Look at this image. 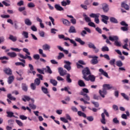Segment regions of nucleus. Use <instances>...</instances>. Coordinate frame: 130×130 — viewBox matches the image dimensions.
Here are the masks:
<instances>
[{"instance_id": "41", "label": "nucleus", "mask_w": 130, "mask_h": 130, "mask_svg": "<svg viewBox=\"0 0 130 130\" xmlns=\"http://www.w3.org/2000/svg\"><path fill=\"white\" fill-rule=\"evenodd\" d=\"M35 84L36 86H39L40 85V79L37 78L35 80Z\"/></svg>"}, {"instance_id": "10", "label": "nucleus", "mask_w": 130, "mask_h": 130, "mask_svg": "<svg viewBox=\"0 0 130 130\" xmlns=\"http://www.w3.org/2000/svg\"><path fill=\"white\" fill-rule=\"evenodd\" d=\"M60 21L62 22L63 25H64L65 26H67L68 27L71 26V22H70L69 20L64 18H62L60 19Z\"/></svg>"}, {"instance_id": "38", "label": "nucleus", "mask_w": 130, "mask_h": 130, "mask_svg": "<svg viewBox=\"0 0 130 130\" xmlns=\"http://www.w3.org/2000/svg\"><path fill=\"white\" fill-rule=\"evenodd\" d=\"M110 22H111L112 23H117L118 22L117 21V19H116V18H114V17H110Z\"/></svg>"}, {"instance_id": "39", "label": "nucleus", "mask_w": 130, "mask_h": 130, "mask_svg": "<svg viewBox=\"0 0 130 130\" xmlns=\"http://www.w3.org/2000/svg\"><path fill=\"white\" fill-rule=\"evenodd\" d=\"M83 16L84 17V19L86 21V22H91V18L90 17L87 16V15L84 14Z\"/></svg>"}, {"instance_id": "40", "label": "nucleus", "mask_w": 130, "mask_h": 130, "mask_svg": "<svg viewBox=\"0 0 130 130\" xmlns=\"http://www.w3.org/2000/svg\"><path fill=\"white\" fill-rule=\"evenodd\" d=\"M67 81L68 83H72V79H71V75L67 74Z\"/></svg>"}, {"instance_id": "57", "label": "nucleus", "mask_w": 130, "mask_h": 130, "mask_svg": "<svg viewBox=\"0 0 130 130\" xmlns=\"http://www.w3.org/2000/svg\"><path fill=\"white\" fill-rule=\"evenodd\" d=\"M17 6H18V7H21V6H24V1H20V2L17 3Z\"/></svg>"}, {"instance_id": "25", "label": "nucleus", "mask_w": 130, "mask_h": 130, "mask_svg": "<svg viewBox=\"0 0 130 130\" xmlns=\"http://www.w3.org/2000/svg\"><path fill=\"white\" fill-rule=\"evenodd\" d=\"M43 70L46 71V73H48V74H52V71L49 66H46V68H43Z\"/></svg>"}, {"instance_id": "42", "label": "nucleus", "mask_w": 130, "mask_h": 130, "mask_svg": "<svg viewBox=\"0 0 130 130\" xmlns=\"http://www.w3.org/2000/svg\"><path fill=\"white\" fill-rule=\"evenodd\" d=\"M116 62V66L117 67H119V68H120V67H122L123 64L122 63V62L120 60L117 61Z\"/></svg>"}, {"instance_id": "11", "label": "nucleus", "mask_w": 130, "mask_h": 130, "mask_svg": "<svg viewBox=\"0 0 130 130\" xmlns=\"http://www.w3.org/2000/svg\"><path fill=\"white\" fill-rule=\"evenodd\" d=\"M58 72L60 76H61L62 77H63L64 75H67V71L66 70H63V69L61 67L58 68Z\"/></svg>"}, {"instance_id": "19", "label": "nucleus", "mask_w": 130, "mask_h": 130, "mask_svg": "<svg viewBox=\"0 0 130 130\" xmlns=\"http://www.w3.org/2000/svg\"><path fill=\"white\" fill-rule=\"evenodd\" d=\"M101 116L102 119H101V122H102L103 124H106V120L105 119V115H104V113H102Z\"/></svg>"}, {"instance_id": "47", "label": "nucleus", "mask_w": 130, "mask_h": 130, "mask_svg": "<svg viewBox=\"0 0 130 130\" xmlns=\"http://www.w3.org/2000/svg\"><path fill=\"white\" fill-rule=\"evenodd\" d=\"M102 50L104 52L109 51V48L107 46H104L102 48Z\"/></svg>"}, {"instance_id": "6", "label": "nucleus", "mask_w": 130, "mask_h": 130, "mask_svg": "<svg viewBox=\"0 0 130 130\" xmlns=\"http://www.w3.org/2000/svg\"><path fill=\"white\" fill-rule=\"evenodd\" d=\"M41 89L42 92H44V94H46V95H47V96H48L49 98H50L51 97L50 96V94H49V91H48V89L47 88L42 86L41 87Z\"/></svg>"}, {"instance_id": "35", "label": "nucleus", "mask_w": 130, "mask_h": 130, "mask_svg": "<svg viewBox=\"0 0 130 130\" xmlns=\"http://www.w3.org/2000/svg\"><path fill=\"white\" fill-rule=\"evenodd\" d=\"M6 113L8 117L12 118L15 116H14V113L13 112H7Z\"/></svg>"}, {"instance_id": "12", "label": "nucleus", "mask_w": 130, "mask_h": 130, "mask_svg": "<svg viewBox=\"0 0 130 130\" xmlns=\"http://www.w3.org/2000/svg\"><path fill=\"white\" fill-rule=\"evenodd\" d=\"M89 57H91V58H93L91 60V63L92 64H96L98 63V60L97 58H98V57L96 56H90Z\"/></svg>"}, {"instance_id": "37", "label": "nucleus", "mask_w": 130, "mask_h": 130, "mask_svg": "<svg viewBox=\"0 0 130 130\" xmlns=\"http://www.w3.org/2000/svg\"><path fill=\"white\" fill-rule=\"evenodd\" d=\"M88 45L89 48H92V49H96V47L95 46L94 44L90 42L88 43Z\"/></svg>"}, {"instance_id": "64", "label": "nucleus", "mask_w": 130, "mask_h": 130, "mask_svg": "<svg viewBox=\"0 0 130 130\" xmlns=\"http://www.w3.org/2000/svg\"><path fill=\"white\" fill-rule=\"evenodd\" d=\"M93 105H94V106L96 108L99 107V103L98 102H91Z\"/></svg>"}, {"instance_id": "56", "label": "nucleus", "mask_w": 130, "mask_h": 130, "mask_svg": "<svg viewBox=\"0 0 130 130\" xmlns=\"http://www.w3.org/2000/svg\"><path fill=\"white\" fill-rule=\"evenodd\" d=\"M30 29L31 30H32V31H34V32H36V31H37V28L36 27V26H35V25L31 26Z\"/></svg>"}, {"instance_id": "1", "label": "nucleus", "mask_w": 130, "mask_h": 130, "mask_svg": "<svg viewBox=\"0 0 130 130\" xmlns=\"http://www.w3.org/2000/svg\"><path fill=\"white\" fill-rule=\"evenodd\" d=\"M22 50L24 52H25L26 54H25V56H24V55L22 54H19L18 55L19 56L23 59H27V58H28V60H32V57L30 56H29L31 54L30 52H29V50L24 48L22 49Z\"/></svg>"}, {"instance_id": "62", "label": "nucleus", "mask_w": 130, "mask_h": 130, "mask_svg": "<svg viewBox=\"0 0 130 130\" xmlns=\"http://www.w3.org/2000/svg\"><path fill=\"white\" fill-rule=\"evenodd\" d=\"M25 10H26V8L25 7H19L18 8V11L19 12H24V11H25Z\"/></svg>"}, {"instance_id": "44", "label": "nucleus", "mask_w": 130, "mask_h": 130, "mask_svg": "<svg viewBox=\"0 0 130 130\" xmlns=\"http://www.w3.org/2000/svg\"><path fill=\"white\" fill-rule=\"evenodd\" d=\"M28 8H35V4L34 3L30 2L27 4Z\"/></svg>"}, {"instance_id": "45", "label": "nucleus", "mask_w": 130, "mask_h": 130, "mask_svg": "<svg viewBox=\"0 0 130 130\" xmlns=\"http://www.w3.org/2000/svg\"><path fill=\"white\" fill-rule=\"evenodd\" d=\"M20 119H21L22 120H26L27 119V116L24 115H20L19 116Z\"/></svg>"}, {"instance_id": "59", "label": "nucleus", "mask_w": 130, "mask_h": 130, "mask_svg": "<svg viewBox=\"0 0 130 130\" xmlns=\"http://www.w3.org/2000/svg\"><path fill=\"white\" fill-rule=\"evenodd\" d=\"M121 95L126 100H128V96L126 95L124 93H121Z\"/></svg>"}, {"instance_id": "51", "label": "nucleus", "mask_w": 130, "mask_h": 130, "mask_svg": "<svg viewBox=\"0 0 130 130\" xmlns=\"http://www.w3.org/2000/svg\"><path fill=\"white\" fill-rule=\"evenodd\" d=\"M33 57L36 60H38V59H39V58H40V56L39 55V54H37L34 55Z\"/></svg>"}, {"instance_id": "28", "label": "nucleus", "mask_w": 130, "mask_h": 130, "mask_svg": "<svg viewBox=\"0 0 130 130\" xmlns=\"http://www.w3.org/2000/svg\"><path fill=\"white\" fill-rule=\"evenodd\" d=\"M75 40L77 42H79V43H80V44H81V45H84V44H85V42L83 41L82 40V39H81V38H76L75 39Z\"/></svg>"}, {"instance_id": "33", "label": "nucleus", "mask_w": 130, "mask_h": 130, "mask_svg": "<svg viewBox=\"0 0 130 130\" xmlns=\"http://www.w3.org/2000/svg\"><path fill=\"white\" fill-rule=\"evenodd\" d=\"M78 85L80 87H85L86 86V85L85 84V82H84L82 80H80L78 81Z\"/></svg>"}, {"instance_id": "18", "label": "nucleus", "mask_w": 130, "mask_h": 130, "mask_svg": "<svg viewBox=\"0 0 130 130\" xmlns=\"http://www.w3.org/2000/svg\"><path fill=\"white\" fill-rule=\"evenodd\" d=\"M42 48L43 50H50V46L47 44H45L44 45H43Z\"/></svg>"}, {"instance_id": "20", "label": "nucleus", "mask_w": 130, "mask_h": 130, "mask_svg": "<svg viewBox=\"0 0 130 130\" xmlns=\"http://www.w3.org/2000/svg\"><path fill=\"white\" fill-rule=\"evenodd\" d=\"M54 8L57 11H63V8H62L60 5L58 4H56L54 5Z\"/></svg>"}, {"instance_id": "21", "label": "nucleus", "mask_w": 130, "mask_h": 130, "mask_svg": "<svg viewBox=\"0 0 130 130\" xmlns=\"http://www.w3.org/2000/svg\"><path fill=\"white\" fill-rule=\"evenodd\" d=\"M69 33H77V30H76V28H75V26H70L69 30Z\"/></svg>"}, {"instance_id": "34", "label": "nucleus", "mask_w": 130, "mask_h": 130, "mask_svg": "<svg viewBox=\"0 0 130 130\" xmlns=\"http://www.w3.org/2000/svg\"><path fill=\"white\" fill-rule=\"evenodd\" d=\"M22 89L25 92H27V91H28V86L25 84L23 83L22 85Z\"/></svg>"}, {"instance_id": "29", "label": "nucleus", "mask_w": 130, "mask_h": 130, "mask_svg": "<svg viewBox=\"0 0 130 130\" xmlns=\"http://www.w3.org/2000/svg\"><path fill=\"white\" fill-rule=\"evenodd\" d=\"M121 7L122 8H124V9H125V10L127 11L129 10V6H128V5H127V4H125V3H122Z\"/></svg>"}, {"instance_id": "26", "label": "nucleus", "mask_w": 130, "mask_h": 130, "mask_svg": "<svg viewBox=\"0 0 130 130\" xmlns=\"http://www.w3.org/2000/svg\"><path fill=\"white\" fill-rule=\"evenodd\" d=\"M7 54L8 56H10V57H12V58L16 57V56H17V53L14 52H8Z\"/></svg>"}, {"instance_id": "8", "label": "nucleus", "mask_w": 130, "mask_h": 130, "mask_svg": "<svg viewBox=\"0 0 130 130\" xmlns=\"http://www.w3.org/2000/svg\"><path fill=\"white\" fill-rule=\"evenodd\" d=\"M101 17L102 18V21L103 22V23L107 25V21L109 20V17L104 15H102Z\"/></svg>"}, {"instance_id": "3", "label": "nucleus", "mask_w": 130, "mask_h": 130, "mask_svg": "<svg viewBox=\"0 0 130 130\" xmlns=\"http://www.w3.org/2000/svg\"><path fill=\"white\" fill-rule=\"evenodd\" d=\"M89 17H90V18H94V22L95 23H96V24H99L100 23V20H99V17H100V14L91 13L89 15Z\"/></svg>"}, {"instance_id": "14", "label": "nucleus", "mask_w": 130, "mask_h": 130, "mask_svg": "<svg viewBox=\"0 0 130 130\" xmlns=\"http://www.w3.org/2000/svg\"><path fill=\"white\" fill-rule=\"evenodd\" d=\"M71 4V1L70 0H66L63 1L61 2V5L62 7H66V6H69V5Z\"/></svg>"}, {"instance_id": "4", "label": "nucleus", "mask_w": 130, "mask_h": 130, "mask_svg": "<svg viewBox=\"0 0 130 130\" xmlns=\"http://www.w3.org/2000/svg\"><path fill=\"white\" fill-rule=\"evenodd\" d=\"M64 63H66L64 66V69H66L67 71H71V65L72 64V63L69 61L64 60Z\"/></svg>"}, {"instance_id": "15", "label": "nucleus", "mask_w": 130, "mask_h": 130, "mask_svg": "<svg viewBox=\"0 0 130 130\" xmlns=\"http://www.w3.org/2000/svg\"><path fill=\"white\" fill-rule=\"evenodd\" d=\"M103 10L105 13H107L109 10L108 8V5L106 4H103L102 5Z\"/></svg>"}, {"instance_id": "58", "label": "nucleus", "mask_w": 130, "mask_h": 130, "mask_svg": "<svg viewBox=\"0 0 130 130\" xmlns=\"http://www.w3.org/2000/svg\"><path fill=\"white\" fill-rule=\"evenodd\" d=\"M57 31L58 30L55 28L51 29V33H52V34H56V32H57Z\"/></svg>"}, {"instance_id": "31", "label": "nucleus", "mask_w": 130, "mask_h": 130, "mask_svg": "<svg viewBox=\"0 0 130 130\" xmlns=\"http://www.w3.org/2000/svg\"><path fill=\"white\" fill-rule=\"evenodd\" d=\"M78 114L79 116H82V117H84V118H86L87 117V116L86 115V114L82 112V111H78Z\"/></svg>"}, {"instance_id": "46", "label": "nucleus", "mask_w": 130, "mask_h": 130, "mask_svg": "<svg viewBox=\"0 0 130 130\" xmlns=\"http://www.w3.org/2000/svg\"><path fill=\"white\" fill-rule=\"evenodd\" d=\"M30 89H31V90H36V85L33 83H31L30 84Z\"/></svg>"}, {"instance_id": "48", "label": "nucleus", "mask_w": 130, "mask_h": 130, "mask_svg": "<svg viewBox=\"0 0 130 130\" xmlns=\"http://www.w3.org/2000/svg\"><path fill=\"white\" fill-rule=\"evenodd\" d=\"M114 45L118 47L121 46V43L118 40L115 41Z\"/></svg>"}, {"instance_id": "24", "label": "nucleus", "mask_w": 130, "mask_h": 130, "mask_svg": "<svg viewBox=\"0 0 130 130\" xmlns=\"http://www.w3.org/2000/svg\"><path fill=\"white\" fill-rule=\"evenodd\" d=\"M4 71V73L7 74V75H12V70L10 68H5Z\"/></svg>"}, {"instance_id": "5", "label": "nucleus", "mask_w": 130, "mask_h": 130, "mask_svg": "<svg viewBox=\"0 0 130 130\" xmlns=\"http://www.w3.org/2000/svg\"><path fill=\"white\" fill-rule=\"evenodd\" d=\"M83 79L85 80V81H91V82H94L95 81V76L94 75H89L87 77H83Z\"/></svg>"}, {"instance_id": "43", "label": "nucleus", "mask_w": 130, "mask_h": 130, "mask_svg": "<svg viewBox=\"0 0 130 130\" xmlns=\"http://www.w3.org/2000/svg\"><path fill=\"white\" fill-rule=\"evenodd\" d=\"M62 57H64V54L62 53H59V55L57 57V59H61Z\"/></svg>"}, {"instance_id": "50", "label": "nucleus", "mask_w": 130, "mask_h": 130, "mask_svg": "<svg viewBox=\"0 0 130 130\" xmlns=\"http://www.w3.org/2000/svg\"><path fill=\"white\" fill-rule=\"evenodd\" d=\"M15 121L19 126H23V123L21 121L19 120H16Z\"/></svg>"}, {"instance_id": "27", "label": "nucleus", "mask_w": 130, "mask_h": 130, "mask_svg": "<svg viewBox=\"0 0 130 130\" xmlns=\"http://www.w3.org/2000/svg\"><path fill=\"white\" fill-rule=\"evenodd\" d=\"M15 79V77L14 76H10L8 78V84H11L14 82V80Z\"/></svg>"}, {"instance_id": "17", "label": "nucleus", "mask_w": 130, "mask_h": 130, "mask_svg": "<svg viewBox=\"0 0 130 130\" xmlns=\"http://www.w3.org/2000/svg\"><path fill=\"white\" fill-rule=\"evenodd\" d=\"M109 39L110 41H116L118 40V37L117 36H111L109 37Z\"/></svg>"}, {"instance_id": "9", "label": "nucleus", "mask_w": 130, "mask_h": 130, "mask_svg": "<svg viewBox=\"0 0 130 130\" xmlns=\"http://www.w3.org/2000/svg\"><path fill=\"white\" fill-rule=\"evenodd\" d=\"M82 74L83 75V77H87L88 75H90V70L89 68H86L82 71Z\"/></svg>"}, {"instance_id": "53", "label": "nucleus", "mask_w": 130, "mask_h": 130, "mask_svg": "<svg viewBox=\"0 0 130 130\" xmlns=\"http://www.w3.org/2000/svg\"><path fill=\"white\" fill-rule=\"evenodd\" d=\"M88 26H90V27H93V28H96V25H95V23L91 21L88 23Z\"/></svg>"}, {"instance_id": "23", "label": "nucleus", "mask_w": 130, "mask_h": 130, "mask_svg": "<svg viewBox=\"0 0 130 130\" xmlns=\"http://www.w3.org/2000/svg\"><path fill=\"white\" fill-rule=\"evenodd\" d=\"M99 72L100 73H101L102 75H103V76H104L106 78H108V74L107 73V72H105V71L103 70V69H99Z\"/></svg>"}, {"instance_id": "36", "label": "nucleus", "mask_w": 130, "mask_h": 130, "mask_svg": "<svg viewBox=\"0 0 130 130\" xmlns=\"http://www.w3.org/2000/svg\"><path fill=\"white\" fill-rule=\"evenodd\" d=\"M8 98L10 99V100H13V101H16V98L12 96V94L11 93H9L7 95Z\"/></svg>"}, {"instance_id": "49", "label": "nucleus", "mask_w": 130, "mask_h": 130, "mask_svg": "<svg viewBox=\"0 0 130 130\" xmlns=\"http://www.w3.org/2000/svg\"><path fill=\"white\" fill-rule=\"evenodd\" d=\"M60 119L61 121L64 122L65 123H68V122H69V121L64 117H60Z\"/></svg>"}, {"instance_id": "30", "label": "nucleus", "mask_w": 130, "mask_h": 130, "mask_svg": "<svg viewBox=\"0 0 130 130\" xmlns=\"http://www.w3.org/2000/svg\"><path fill=\"white\" fill-rule=\"evenodd\" d=\"M50 82L51 84H52V85H53V86H57V81L55 79H50Z\"/></svg>"}, {"instance_id": "22", "label": "nucleus", "mask_w": 130, "mask_h": 130, "mask_svg": "<svg viewBox=\"0 0 130 130\" xmlns=\"http://www.w3.org/2000/svg\"><path fill=\"white\" fill-rule=\"evenodd\" d=\"M24 23L25 25H27V26H31L32 25V22L29 18H26L24 20Z\"/></svg>"}, {"instance_id": "63", "label": "nucleus", "mask_w": 130, "mask_h": 130, "mask_svg": "<svg viewBox=\"0 0 130 130\" xmlns=\"http://www.w3.org/2000/svg\"><path fill=\"white\" fill-rule=\"evenodd\" d=\"M121 30H122V31H127V30H128V28L127 27V26L121 27Z\"/></svg>"}, {"instance_id": "2", "label": "nucleus", "mask_w": 130, "mask_h": 130, "mask_svg": "<svg viewBox=\"0 0 130 130\" xmlns=\"http://www.w3.org/2000/svg\"><path fill=\"white\" fill-rule=\"evenodd\" d=\"M81 95H83V96H84V99H80V101H82L83 102H84V104H90V103L89 102H87L90 101V97L88 95V94L84 93L83 92H81Z\"/></svg>"}, {"instance_id": "7", "label": "nucleus", "mask_w": 130, "mask_h": 130, "mask_svg": "<svg viewBox=\"0 0 130 130\" xmlns=\"http://www.w3.org/2000/svg\"><path fill=\"white\" fill-rule=\"evenodd\" d=\"M22 100L24 102H26V101H30V100L31 101V102L32 103H34V99H31V98H30V96H27V95H23L22 96Z\"/></svg>"}, {"instance_id": "52", "label": "nucleus", "mask_w": 130, "mask_h": 130, "mask_svg": "<svg viewBox=\"0 0 130 130\" xmlns=\"http://www.w3.org/2000/svg\"><path fill=\"white\" fill-rule=\"evenodd\" d=\"M22 35L25 37V38H28L29 37L28 32L27 31H23Z\"/></svg>"}, {"instance_id": "55", "label": "nucleus", "mask_w": 130, "mask_h": 130, "mask_svg": "<svg viewBox=\"0 0 130 130\" xmlns=\"http://www.w3.org/2000/svg\"><path fill=\"white\" fill-rule=\"evenodd\" d=\"M11 49L13 50V51H16L17 52H20L22 49H20L19 48H11Z\"/></svg>"}, {"instance_id": "61", "label": "nucleus", "mask_w": 130, "mask_h": 130, "mask_svg": "<svg viewBox=\"0 0 130 130\" xmlns=\"http://www.w3.org/2000/svg\"><path fill=\"white\" fill-rule=\"evenodd\" d=\"M29 106L31 108V109H36V106L33 104H29Z\"/></svg>"}, {"instance_id": "32", "label": "nucleus", "mask_w": 130, "mask_h": 130, "mask_svg": "<svg viewBox=\"0 0 130 130\" xmlns=\"http://www.w3.org/2000/svg\"><path fill=\"white\" fill-rule=\"evenodd\" d=\"M9 39L10 40H12V41H13V42H15L16 41H17V37H14L12 35H10L9 36Z\"/></svg>"}, {"instance_id": "13", "label": "nucleus", "mask_w": 130, "mask_h": 130, "mask_svg": "<svg viewBox=\"0 0 130 130\" xmlns=\"http://www.w3.org/2000/svg\"><path fill=\"white\" fill-rule=\"evenodd\" d=\"M99 93L102 98H105V95L107 94V91L104 88H103V90H99Z\"/></svg>"}, {"instance_id": "54", "label": "nucleus", "mask_w": 130, "mask_h": 130, "mask_svg": "<svg viewBox=\"0 0 130 130\" xmlns=\"http://www.w3.org/2000/svg\"><path fill=\"white\" fill-rule=\"evenodd\" d=\"M86 119H87L88 121H93V120H94V117H93L92 116H88L87 117Z\"/></svg>"}, {"instance_id": "60", "label": "nucleus", "mask_w": 130, "mask_h": 130, "mask_svg": "<svg viewBox=\"0 0 130 130\" xmlns=\"http://www.w3.org/2000/svg\"><path fill=\"white\" fill-rule=\"evenodd\" d=\"M113 122H114V123H116V124L119 123V121L117 119V118H114L113 119Z\"/></svg>"}, {"instance_id": "16", "label": "nucleus", "mask_w": 130, "mask_h": 130, "mask_svg": "<svg viewBox=\"0 0 130 130\" xmlns=\"http://www.w3.org/2000/svg\"><path fill=\"white\" fill-rule=\"evenodd\" d=\"M103 88H104L106 91L107 90H110V89H112V86L110 84H104L103 86Z\"/></svg>"}]
</instances>
